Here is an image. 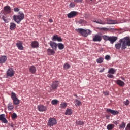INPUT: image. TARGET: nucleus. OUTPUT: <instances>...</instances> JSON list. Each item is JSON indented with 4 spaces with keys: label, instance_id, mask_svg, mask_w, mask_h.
I'll list each match as a JSON object with an SVG mask.
<instances>
[{
    "label": "nucleus",
    "instance_id": "393cba45",
    "mask_svg": "<svg viewBox=\"0 0 130 130\" xmlns=\"http://www.w3.org/2000/svg\"><path fill=\"white\" fill-rule=\"evenodd\" d=\"M16 29V23L14 22L10 23V29L14 30Z\"/></svg>",
    "mask_w": 130,
    "mask_h": 130
},
{
    "label": "nucleus",
    "instance_id": "603ef678",
    "mask_svg": "<svg viewBox=\"0 0 130 130\" xmlns=\"http://www.w3.org/2000/svg\"><path fill=\"white\" fill-rule=\"evenodd\" d=\"M49 22H50V23H52V22H53V21L52 20V19H50L49 20Z\"/></svg>",
    "mask_w": 130,
    "mask_h": 130
},
{
    "label": "nucleus",
    "instance_id": "c85d7f7f",
    "mask_svg": "<svg viewBox=\"0 0 130 130\" xmlns=\"http://www.w3.org/2000/svg\"><path fill=\"white\" fill-rule=\"evenodd\" d=\"M74 103H75V106H80V105H82V102L77 99H76L74 101Z\"/></svg>",
    "mask_w": 130,
    "mask_h": 130
},
{
    "label": "nucleus",
    "instance_id": "f257e3e1",
    "mask_svg": "<svg viewBox=\"0 0 130 130\" xmlns=\"http://www.w3.org/2000/svg\"><path fill=\"white\" fill-rule=\"evenodd\" d=\"M119 43H118L115 45V47L117 49H125L126 46H130V37H126L123 39H121L119 41Z\"/></svg>",
    "mask_w": 130,
    "mask_h": 130
},
{
    "label": "nucleus",
    "instance_id": "c03bdc74",
    "mask_svg": "<svg viewBox=\"0 0 130 130\" xmlns=\"http://www.w3.org/2000/svg\"><path fill=\"white\" fill-rule=\"evenodd\" d=\"M125 130H130V123L128 124L125 128Z\"/></svg>",
    "mask_w": 130,
    "mask_h": 130
},
{
    "label": "nucleus",
    "instance_id": "6ab92c4d",
    "mask_svg": "<svg viewBox=\"0 0 130 130\" xmlns=\"http://www.w3.org/2000/svg\"><path fill=\"white\" fill-rule=\"evenodd\" d=\"M31 47H33V48H37L39 46V43L37 41H32L31 42Z\"/></svg>",
    "mask_w": 130,
    "mask_h": 130
},
{
    "label": "nucleus",
    "instance_id": "9d476101",
    "mask_svg": "<svg viewBox=\"0 0 130 130\" xmlns=\"http://www.w3.org/2000/svg\"><path fill=\"white\" fill-rule=\"evenodd\" d=\"M15 75V71L12 68H10L7 72V76L8 77H13Z\"/></svg>",
    "mask_w": 130,
    "mask_h": 130
},
{
    "label": "nucleus",
    "instance_id": "0eeeda50",
    "mask_svg": "<svg viewBox=\"0 0 130 130\" xmlns=\"http://www.w3.org/2000/svg\"><path fill=\"white\" fill-rule=\"evenodd\" d=\"M59 85V81H55L52 82L51 85V90H56L57 88H58V86Z\"/></svg>",
    "mask_w": 130,
    "mask_h": 130
},
{
    "label": "nucleus",
    "instance_id": "f704fd0d",
    "mask_svg": "<svg viewBox=\"0 0 130 130\" xmlns=\"http://www.w3.org/2000/svg\"><path fill=\"white\" fill-rule=\"evenodd\" d=\"M76 125H84V121H77Z\"/></svg>",
    "mask_w": 130,
    "mask_h": 130
},
{
    "label": "nucleus",
    "instance_id": "37998d69",
    "mask_svg": "<svg viewBox=\"0 0 130 130\" xmlns=\"http://www.w3.org/2000/svg\"><path fill=\"white\" fill-rule=\"evenodd\" d=\"M103 94L105 96H108V95H109V92L108 91H104Z\"/></svg>",
    "mask_w": 130,
    "mask_h": 130
},
{
    "label": "nucleus",
    "instance_id": "473e14b6",
    "mask_svg": "<svg viewBox=\"0 0 130 130\" xmlns=\"http://www.w3.org/2000/svg\"><path fill=\"white\" fill-rule=\"evenodd\" d=\"M125 123H124V122H122V123L119 125V129H123V128H124V127H125Z\"/></svg>",
    "mask_w": 130,
    "mask_h": 130
},
{
    "label": "nucleus",
    "instance_id": "423d86ee",
    "mask_svg": "<svg viewBox=\"0 0 130 130\" xmlns=\"http://www.w3.org/2000/svg\"><path fill=\"white\" fill-rule=\"evenodd\" d=\"M56 119L54 118H50L48 121V125L51 127V126H53V125H55L56 124Z\"/></svg>",
    "mask_w": 130,
    "mask_h": 130
},
{
    "label": "nucleus",
    "instance_id": "c9c22d12",
    "mask_svg": "<svg viewBox=\"0 0 130 130\" xmlns=\"http://www.w3.org/2000/svg\"><path fill=\"white\" fill-rule=\"evenodd\" d=\"M103 38L104 39V40H105L106 41H107V40H109L110 39V37L106 36V35H104L103 36Z\"/></svg>",
    "mask_w": 130,
    "mask_h": 130
},
{
    "label": "nucleus",
    "instance_id": "dca6fc26",
    "mask_svg": "<svg viewBox=\"0 0 130 130\" xmlns=\"http://www.w3.org/2000/svg\"><path fill=\"white\" fill-rule=\"evenodd\" d=\"M52 40L54 41H58L59 42H61L62 41V39L61 38L58 37L57 35L53 36L52 38Z\"/></svg>",
    "mask_w": 130,
    "mask_h": 130
},
{
    "label": "nucleus",
    "instance_id": "bb28decb",
    "mask_svg": "<svg viewBox=\"0 0 130 130\" xmlns=\"http://www.w3.org/2000/svg\"><path fill=\"white\" fill-rule=\"evenodd\" d=\"M116 83L118 86H120V87L124 86V82L120 80H117Z\"/></svg>",
    "mask_w": 130,
    "mask_h": 130
},
{
    "label": "nucleus",
    "instance_id": "9b49d317",
    "mask_svg": "<svg viewBox=\"0 0 130 130\" xmlns=\"http://www.w3.org/2000/svg\"><path fill=\"white\" fill-rule=\"evenodd\" d=\"M77 15H78L77 12L71 11L70 13L68 14L67 16H68V18H74V17H76Z\"/></svg>",
    "mask_w": 130,
    "mask_h": 130
},
{
    "label": "nucleus",
    "instance_id": "a211bd4d",
    "mask_svg": "<svg viewBox=\"0 0 130 130\" xmlns=\"http://www.w3.org/2000/svg\"><path fill=\"white\" fill-rule=\"evenodd\" d=\"M0 120L4 123H8V120L5 118V114L0 115Z\"/></svg>",
    "mask_w": 130,
    "mask_h": 130
},
{
    "label": "nucleus",
    "instance_id": "39448f33",
    "mask_svg": "<svg viewBox=\"0 0 130 130\" xmlns=\"http://www.w3.org/2000/svg\"><path fill=\"white\" fill-rule=\"evenodd\" d=\"M92 40L94 42H100V41L102 40V34L98 33L96 34L93 37Z\"/></svg>",
    "mask_w": 130,
    "mask_h": 130
},
{
    "label": "nucleus",
    "instance_id": "b1692460",
    "mask_svg": "<svg viewBox=\"0 0 130 130\" xmlns=\"http://www.w3.org/2000/svg\"><path fill=\"white\" fill-rule=\"evenodd\" d=\"M94 23H96V24H100L101 25H105L106 22L102 21L101 19H98V20L93 21Z\"/></svg>",
    "mask_w": 130,
    "mask_h": 130
},
{
    "label": "nucleus",
    "instance_id": "8fccbe9b",
    "mask_svg": "<svg viewBox=\"0 0 130 130\" xmlns=\"http://www.w3.org/2000/svg\"><path fill=\"white\" fill-rule=\"evenodd\" d=\"M74 2L75 3H82L83 0H75Z\"/></svg>",
    "mask_w": 130,
    "mask_h": 130
},
{
    "label": "nucleus",
    "instance_id": "58836bf2",
    "mask_svg": "<svg viewBox=\"0 0 130 130\" xmlns=\"http://www.w3.org/2000/svg\"><path fill=\"white\" fill-rule=\"evenodd\" d=\"M99 30H103V31H108V28L103 27V28H98Z\"/></svg>",
    "mask_w": 130,
    "mask_h": 130
},
{
    "label": "nucleus",
    "instance_id": "6e6552de",
    "mask_svg": "<svg viewBox=\"0 0 130 130\" xmlns=\"http://www.w3.org/2000/svg\"><path fill=\"white\" fill-rule=\"evenodd\" d=\"M3 13L4 15L11 14L12 13V10H11V7L9 6H6L4 7Z\"/></svg>",
    "mask_w": 130,
    "mask_h": 130
},
{
    "label": "nucleus",
    "instance_id": "7ed1b4c3",
    "mask_svg": "<svg viewBox=\"0 0 130 130\" xmlns=\"http://www.w3.org/2000/svg\"><path fill=\"white\" fill-rule=\"evenodd\" d=\"M77 31L78 33L81 34L82 36L84 37H87L88 35H90L92 34V31L90 29H84L82 28H79L77 29Z\"/></svg>",
    "mask_w": 130,
    "mask_h": 130
},
{
    "label": "nucleus",
    "instance_id": "79ce46f5",
    "mask_svg": "<svg viewBox=\"0 0 130 130\" xmlns=\"http://www.w3.org/2000/svg\"><path fill=\"white\" fill-rule=\"evenodd\" d=\"M107 77L108 78H114V76H113L112 74H110V73L107 75Z\"/></svg>",
    "mask_w": 130,
    "mask_h": 130
},
{
    "label": "nucleus",
    "instance_id": "a878e982",
    "mask_svg": "<svg viewBox=\"0 0 130 130\" xmlns=\"http://www.w3.org/2000/svg\"><path fill=\"white\" fill-rule=\"evenodd\" d=\"M57 46L58 47V49L60 50H62V49H63V48H64V45H63L61 43H58L57 44Z\"/></svg>",
    "mask_w": 130,
    "mask_h": 130
},
{
    "label": "nucleus",
    "instance_id": "aec40b11",
    "mask_svg": "<svg viewBox=\"0 0 130 130\" xmlns=\"http://www.w3.org/2000/svg\"><path fill=\"white\" fill-rule=\"evenodd\" d=\"M116 40H117V37H110V40L109 41H110L111 44H113Z\"/></svg>",
    "mask_w": 130,
    "mask_h": 130
},
{
    "label": "nucleus",
    "instance_id": "2eb2a0df",
    "mask_svg": "<svg viewBox=\"0 0 130 130\" xmlns=\"http://www.w3.org/2000/svg\"><path fill=\"white\" fill-rule=\"evenodd\" d=\"M107 23L108 25H113L114 24H117V22L116 21L113 20L112 19H107Z\"/></svg>",
    "mask_w": 130,
    "mask_h": 130
},
{
    "label": "nucleus",
    "instance_id": "864d4df0",
    "mask_svg": "<svg viewBox=\"0 0 130 130\" xmlns=\"http://www.w3.org/2000/svg\"><path fill=\"white\" fill-rule=\"evenodd\" d=\"M74 96H75V97H77V94H75Z\"/></svg>",
    "mask_w": 130,
    "mask_h": 130
},
{
    "label": "nucleus",
    "instance_id": "49530a36",
    "mask_svg": "<svg viewBox=\"0 0 130 130\" xmlns=\"http://www.w3.org/2000/svg\"><path fill=\"white\" fill-rule=\"evenodd\" d=\"M70 8H74L75 7V3H71L70 4Z\"/></svg>",
    "mask_w": 130,
    "mask_h": 130
},
{
    "label": "nucleus",
    "instance_id": "4468645a",
    "mask_svg": "<svg viewBox=\"0 0 130 130\" xmlns=\"http://www.w3.org/2000/svg\"><path fill=\"white\" fill-rule=\"evenodd\" d=\"M106 111L107 112H110V113H111L113 115H116V114H118V113H119L118 111L110 109H107Z\"/></svg>",
    "mask_w": 130,
    "mask_h": 130
},
{
    "label": "nucleus",
    "instance_id": "4be33fe9",
    "mask_svg": "<svg viewBox=\"0 0 130 130\" xmlns=\"http://www.w3.org/2000/svg\"><path fill=\"white\" fill-rule=\"evenodd\" d=\"M7 58L6 56H2L0 57V63H5L7 61Z\"/></svg>",
    "mask_w": 130,
    "mask_h": 130
},
{
    "label": "nucleus",
    "instance_id": "c756f323",
    "mask_svg": "<svg viewBox=\"0 0 130 130\" xmlns=\"http://www.w3.org/2000/svg\"><path fill=\"white\" fill-rule=\"evenodd\" d=\"M72 113L73 112L72 111V109H67L65 112V115H71Z\"/></svg>",
    "mask_w": 130,
    "mask_h": 130
},
{
    "label": "nucleus",
    "instance_id": "20e7f679",
    "mask_svg": "<svg viewBox=\"0 0 130 130\" xmlns=\"http://www.w3.org/2000/svg\"><path fill=\"white\" fill-rule=\"evenodd\" d=\"M11 99L13 101V104H14V105H18V104H20V100L18 99V98H17V95L15 92L11 93Z\"/></svg>",
    "mask_w": 130,
    "mask_h": 130
},
{
    "label": "nucleus",
    "instance_id": "ea45409f",
    "mask_svg": "<svg viewBox=\"0 0 130 130\" xmlns=\"http://www.w3.org/2000/svg\"><path fill=\"white\" fill-rule=\"evenodd\" d=\"M64 68L66 70H68V69H70V66L68 63H66L64 65Z\"/></svg>",
    "mask_w": 130,
    "mask_h": 130
},
{
    "label": "nucleus",
    "instance_id": "de8ad7c7",
    "mask_svg": "<svg viewBox=\"0 0 130 130\" xmlns=\"http://www.w3.org/2000/svg\"><path fill=\"white\" fill-rule=\"evenodd\" d=\"M14 12H19L20 11V9L18 8H14Z\"/></svg>",
    "mask_w": 130,
    "mask_h": 130
},
{
    "label": "nucleus",
    "instance_id": "72a5a7b5",
    "mask_svg": "<svg viewBox=\"0 0 130 130\" xmlns=\"http://www.w3.org/2000/svg\"><path fill=\"white\" fill-rule=\"evenodd\" d=\"M103 58L100 57L96 59V62L98 63H102V62H103Z\"/></svg>",
    "mask_w": 130,
    "mask_h": 130
},
{
    "label": "nucleus",
    "instance_id": "a19ab883",
    "mask_svg": "<svg viewBox=\"0 0 130 130\" xmlns=\"http://www.w3.org/2000/svg\"><path fill=\"white\" fill-rule=\"evenodd\" d=\"M124 104H125V105H129V101H128V100H126V101H124Z\"/></svg>",
    "mask_w": 130,
    "mask_h": 130
},
{
    "label": "nucleus",
    "instance_id": "cd10ccee",
    "mask_svg": "<svg viewBox=\"0 0 130 130\" xmlns=\"http://www.w3.org/2000/svg\"><path fill=\"white\" fill-rule=\"evenodd\" d=\"M116 72V70H115L114 68L110 69L108 72V74H111L112 75H114Z\"/></svg>",
    "mask_w": 130,
    "mask_h": 130
},
{
    "label": "nucleus",
    "instance_id": "5fc2aeb1",
    "mask_svg": "<svg viewBox=\"0 0 130 130\" xmlns=\"http://www.w3.org/2000/svg\"><path fill=\"white\" fill-rule=\"evenodd\" d=\"M90 1H93V0H90Z\"/></svg>",
    "mask_w": 130,
    "mask_h": 130
},
{
    "label": "nucleus",
    "instance_id": "5701e85b",
    "mask_svg": "<svg viewBox=\"0 0 130 130\" xmlns=\"http://www.w3.org/2000/svg\"><path fill=\"white\" fill-rule=\"evenodd\" d=\"M29 72L31 74H35L36 73V68L34 66H32L29 68Z\"/></svg>",
    "mask_w": 130,
    "mask_h": 130
},
{
    "label": "nucleus",
    "instance_id": "3c124183",
    "mask_svg": "<svg viewBox=\"0 0 130 130\" xmlns=\"http://www.w3.org/2000/svg\"><path fill=\"white\" fill-rule=\"evenodd\" d=\"M104 70H105V68H103L102 70H101L99 71V73H103V72H104Z\"/></svg>",
    "mask_w": 130,
    "mask_h": 130
},
{
    "label": "nucleus",
    "instance_id": "4c0bfd02",
    "mask_svg": "<svg viewBox=\"0 0 130 130\" xmlns=\"http://www.w3.org/2000/svg\"><path fill=\"white\" fill-rule=\"evenodd\" d=\"M11 117H12V119H16V118H17V117H18V116L17 115L16 113H14L12 114Z\"/></svg>",
    "mask_w": 130,
    "mask_h": 130
},
{
    "label": "nucleus",
    "instance_id": "f03ea898",
    "mask_svg": "<svg viewBox=\"0 0 130 130\" xmlns=\"http://www.w3.org/2000/svg\"><path fill=\"white\" fill-rule=\"evenodd\" d=\"M25 18V15L23 12H19L18 15H14L13 16V20L16 22L17 24H20L21 23V21L24 20Z\"/></svg>",
    "mask_w": 130,
    "mask_h": 130
},
{
    "label": "nucleus",
    "instance_id": "ddd939ff",
    "mask_svg": "<svg viewBox=\"0 0 130 130\" xmlns=\"http://www.w3.org/2000/svg\"><path fill=\"white\" fill-rule=\"evenodd\" d=\"M49 45L53 50H56V49H57V44H56V43L50 41Z\"/></svg>",
    "mask_w": 130,
    "mask_h": 130
},
{
    "label": "nucleus",
    "instance_id": "f3484780",
    "mask_svg": "<svg viewBox=\"0 0 130 130\" xmlns=\"http://www.w3.org/2000/svg\"><path fill=\"white\" fill-rule=\"evenodd\" d=\"M8 110L9 111H12V110H14V105H13L12 102H9L7 106Z\"/></svg>",
    "mask_w": 130,
    "mask_h": 130
},
{
    "label": "nucleus",
    "instance_id": "09e8293b",
    "mask_svg": "<svg viewBox=\"0 0 130 130\" xmlns=\"http://www.w3.org/2000/svg\"><path fill=\"white\" fill-rule=\"evenodd\" d=\"M105 58L107 60H108V59H109V58H110V56L109 55H106V56L105 57Z\"/></svg>",
    "mask_w": 130,
    "mask_h": 130
},
{
    "label": "nucleus",
    "instance_id": "412c9836",
    "mask_svg": "<svg viewBox=\"0 0 130 130\" xmlns=\"http://www.w3.org/2000/svg\"><path fill=\"white\" fill-rule=\"evenodd\" d=\"M55 50L51 49H48L47 50V52L48 55H53L55 54V52L54 51Z\"/></svg>",
    "mask_w": 130,
    "mask_h": 130
},
{
    "label": "nucleus",
    "instance_id": "1a4fd4ad",
    "mask_svg": "<svg viewBox=\"0 0 130 130\" xmlns=\"http://www.w3.org/2000/svg\"><path fill=\"white\" fill-rule=\"evenodd\" d=\"M16 46L19 50H23L24 47L23 46V42L22 41H17Z\"/></svg>",
    "mask_w": 130,
    "mask_h": 130
},
{
    "label": "nucleus",
    "instance_id": "2f4dec72",
    "mask_svg": "<svg viewBox=\"0 0 130 130\" xmlns=\"http://www.w3.org/2000/svg\"><path fill=\"white\" fill-rule=\"evenodd\" d=\"M114 127V124H110L107 125V128L108 130H111L112 128Z\"/></svg>",
    "mask_w": 130,
    "mask_h": 130
},
{
    "label": "nucleus",
    "instance_id": "a18cd8bd",
    "mask_svg": "<svg viewBox=\"0 0 130 130\" xmlns=\"http://www.w3.org/2000/svg\"><path fill=\"white\" fill-rule=\"evenodd\" d=\"M2 20H3V21H4V22H5L6 23L8 22V20H7L5 18L4 16H2Z\"/></svg>",
    "mask_w": 130,
    "mask_h": 130
},
{
    "label": "nucleus",
    "instance_id": "e433bc0d",
    "mask_svg": "<svg viewBox=\"0 0 130 130\" xmlns=\"http://www.w3.org/2000/svg\"><path fill=\"white\" fill-rule=\"evenodd\" d=\"M60 107L61 108H66L67 107V103L62 102L60 104Z\"/></svg>",
    "mask_w": 130,
    "mask_h": 130
},
{
    "label": "nucleus",
    "instance_id": "7c9ffc66",
    "mask_svg": "<svg viewBox=\"0 0 130 130\" xmlns=\"http://www.w3.org/2000/svg\"><path fill=\"white\" fill-rule=\"evenodd\" d=\"M59 102V101H58L57 100H53L51 101V104L52 105H57Z\"/></svg>",
    "mask_w": 130,
    "mask_h": 130
},
{
    "label": "nucleus",
    "instance_id": "f8f14e48",
    "mask_svg": "<svg viewBox=\"0 0 130 130\" xmlns=\"http://www.w3.org/2000/svg\"><path fill=\"white\" fill-rule=\"evenodd\" d=\"M37 108L39 111L41 112L46 111L47 110V108H46V107L44 106L43 105H38Z\"/></svg>",
    "mask_w": 130,
    "mask_h": 130
}]
</instances>
